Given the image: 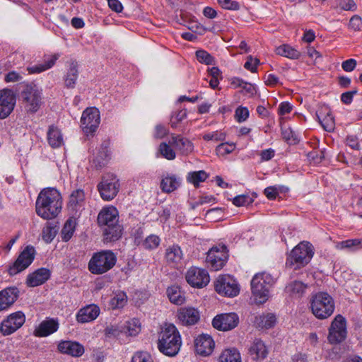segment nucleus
Masks as SVG:
<instances>
[{
    "label": "nucleus",
    "instance_id": "nucleus-1",
    "mask_svg": "<svg viewBox=\"0 0 362 362\" xmlns=\"http://www.w3.org/2000/svg\"><path fill=\"white\" fill-rule=\"evenodd\" d=\"M62 209L61 194L54 188L45 189L39 194L36 201V213L44 219L56 217Z\"/></svg>",
    "mask_w": 362,
    "mask_h": 362
},
{
    "label": "nucleus",
    "instance_id": "nucleus-2",
    "mask_svg": "<svg viewBox=\"0 0 362 362\" xmlns=\"http://www.w3.org/2000/svg\"><path fill=\"white\" fill-rule=\"evenodd\" d=\"M98 223L103 228L105 241L112 242L121 238L122 227L119 224L118 211L115 207L103 208L98 216Z\"/></svg>",
    "mask_w": 362,
    "mask_h": 362
},
{
    "label": "nucleus",
    "instance_id": "nucleus-3",
    "mask_svg": "<svg viewBox=\"0 0 362 362\" xmlns=\"http://www.w3.org/2000/svg\"><path fill=\"white\" fill-rule=\"evenodd\" d=\"M181 335L177 327L171 323H165L159 334L158 348L168 356H176L181 347Z\"/></svg>",
    "mask_w": 362,
    "mask_h": 362
},
{
    "label": "nucleus",
    "instance_id": "nucleus-4",
    "mask_svg": "<svg viewBox=\"0 0 362 362\" xmlns=\"http://www.w3.org/2000/svg\"><path fill=\"white\" fill-rule=\"evenodd\" d=\"M20 100L27 113H35L43 103L42 90L33 82L26 83L20 93Z\"/></svg>",
    "mask_w": 362,
    "mask_h": 362
},
{
    "label": "nucleus",
    "instance_id": "nucleus-5",
    "mask_svg": "<svg viewBox=\"0 0 362 362\" xmlns=\"http://www.w3.org/2000/svg\"><path fill=\"white\" fill-rule=\"evenodd\" d=\"M313 255L312 244L303 241L291 251L286 259V266L294 269L305 267L309 263Z\"/></svg>",
    "mask_w": 362,
    "mask_h": 362
},
{
    "label": "nucleus",
    "instance_id": "nucleus-6",
    "mask_svg": "<svg viewBox=\"0 0 362 362\" xmlns=\"http://www.w3.org/2000/svg\"><path fill=\"white\" fill-rule=\"evenodd\" d=\"M274 283L272 276L266 272L256 274L251 281V288L256 303L262 304L269 298V288Z\"/></svg>",
    "mask_w": 362,
    "mask_h": 362
},
{
    "label": "nucleus",
    "instance_id": "nucleus-7",
    "mask_svg": "<svg viewBox=\"0 0 362 362\" xmlns=\"http://www.w3.org/2000/svg\"><path fill=\"white\" fill-rule=\"evenodd\" d=\"M310 309L317 319H327L334 313V303L328 293L319 292L311 298Z\"/></svg>",
    "mask_w": 362,
    "mask_h": 362
},
{
    "label": "nucleus",
    "instance_id": "nucleus-8",
    "mask_svg": "<svg viewBox=\"0 0 362 362\" xmlns=\"http://www.w3.org/2000/svg\"><path fill=\"white\" fill-rule=\"evenodd\" d=\"M117 257L110 250L95 253L88 262V269L93 274H102L110 270L116 264Z\"/></svg>",
    "mask_w": 362,
    "mask_h": 362
},
{
    "label": "nucleus",
    "instance_id": "nucleus-9",
    "mask_svg": "<svg viewBox=\"0 0 362 362\" xmlns=\"http://www.w3.org/2000/svg\"><path fill=\"white\" fill-rule=\"evenodd\" d=\"M216 291L223 296L234 297L240 292L236 280L230 275H220L214 282Z\"/></svg>",
    "mask_w": 362,
    "mask_h": 362
},
{
    "label": "nucleus",
    "instance_id": "nucleus-10",
    "mask_svg": "<svg viewBox=\"0 0 362 362\" xmlns=\"http://www.w3.org/2000/svg\"><path fill=\"white\" fill-rule=\"evenodd\" d=\"M119 187V180L110 173L104 175L98 186L101 197L106 201L112 200L117 195Z\"/></svg>",
    "mask_w": 362,
    "mask_h": 362
},
{
    "label": "nucleus",
    "instance_id": "nucleus-11",
    "mask_svg": "<svg viewBox=\"0 0 362 362\" xmlns=\"http://www.w3.org/2000/svg\"><path fill=\"white\" fill-rule=\"evenodd\" d=\"M35 256V248L31 245L25 247L18 255L17 259L8 267V274L13 276L25 270L33 262Z\"/></svg>",
    "mask_w": 362,
    "mask_h": 362
},
{
    "label": "nucleus",
    "instance_id": "nucleus-12",
    "mask_svg": "<svg viewBox=\"0 0 362 362\" xmlns=\"http://www.w3.org/2000/svg\"><path fill=\"white\" fill-rule=\"evenodd\" d=\"M35 256V248L31 245L25 247L18 255L17 259L8 267V274L13 276L25 270L33 262Z\"/></svg>",
    "mask_w": 362,
    "mask_h": 362
},
{
    "label": "nucleus",
    "instance_id": "nucleus-13",
    "mask_svg": "<svg viewBox=\"0 0 362 362\" xmlns=\"http://www.w3.org/2000/svg\"><path fill=\"white\" fill-rule=\"evenodd\" d=\"M25 322V315L21 311H17L8 315L0 324V332L8 336L20 329Z\"/></svg>",
    "mask_w": 362,
    "mask_h": 362
},
{
    "label": "nucleus",
    "instance_id": "nucleus-14",
    "mask_svg": "<svg viewBox=\"0 0 362 362\" xmlns=\"http://www.w3.org/2000/svg\"><path fill=\"white\" fill-rule=\"evenodd\" d=\"M100 122V112L96 107H88L83 112L81 123L83 131L86 135L94 133Z\"/></svg>",
    "mask_w": 362,
    "mask_h": 362
},
{
    "label": "nucleus",
    "instance_id": "nucleus-15",
    "mask_svg": "<svg viewBox=\"0 0 362 362\" xmlns=\"http://www.w3.org/2000/svg\"><path fill=\"white\" fill-rule=\"evenodd\" d=\"M346 320L341 315H338L331 323L327 339L331 344H338L346 339Z\"/></svg>",
    "mask_w": 362,
    "mask_h": 362
},
{
    "label": "nucleus",
    "instance_id": "nucleus-16",
    "mask_svg": "<svg viewBox=\"0 0 362 362\" xmlns=\"http://www.w3.org/2000/svg\"><path fill=\"white\" fill-rule=\"evenodd\" d=\"M185 279L192 287L197 288L205 287L210 281L208 272L197 267H192L187 269Z\"/></svg>",
    "mask_w": 362,
    "mask_h": 362
},
{
    "label": "nucleus",
    "instance_id": "nucleus-17",
    "mask_svg": "<svg viewBox=\"0 0 362 362\" xmlns=\"http://www.w3.org/2000/svg\"><path fill=\"white\" fill-rule=\"evenodd\" d=\"M16 103V94L12 89L0 90V119H5L10 115Z\"/></svg>",
    "mask_w": 362,
    "mask_h": 362
},
{
    "label": "nucleus",
    "instance_id": "nucleus-18",
    "mask_svg": "<svg viewBox=\"0 0 362 362\" xmlns=\"http://www.w3.org/2000/svg\"><path fill=\"white\" fill-rule=\"evenodd\" d=\"M238 323L239 317L235 313L218 315L212 321L214 327L221 331L231 330L236 327Z\"/></svg>",
    "mask_w": 362,
    "mask_h": 362
},
{
    "label": "nucleus",
    "instance_id": "nucleus-19",
    "mask_svg": "<svg viewBox=\"0 0 362 362\" xmlns=\"http://www.w3.org/2000/svg\"><path fill=\"white\" fill-rule=\"evenodd\" d=\"M226 247L222 246L221 250L218 247L211 248L207 253L206 262L214 270L221 269L227 260Z\"/></svg>",
    "mask_w": 362,
    "mask_h": 362
},
{
    "label": "nucleus",
    "instance_id": "nucleus-20",
    "mask_svg": "<svg viewBox=\"0 0 362 362\" xmlns=\"http://www.w3.org/2000/svg\"><path fill=\"white\" fill-rule=\"evenodd\" d=\"M269 354V349L260 339H255L248 349V355L255 362H262Z\"/></svg>",
    "mask_w": 362,
    "mask_h": 362
},
{
    "label": "nucleus",
    "instance_id": "nucleus-21",
    "mask_svg": "<svg viewBox=\"0 0 362 362\" xmlns=\"http://www.w3.org/2000/svg\"><path fill=\"white\" fill-rule=\"evenodd\" d=\"M215 343L211 336L208 334L199 335L194 339L196 352L201 356H207L212 354Z\"/></svg>",
    "mask_w": 362,
    "mask_h": 362
},
{
    "label": "nucleus",
    "instance_id": "nucleus-22",
    "mask_svg": "<svg viewBox=\"0 0 362 362\" xmlns=\"http://www.w3.org/2000/svg\"><path fill=\"white\" fill-rule=\"evenodd\" d=\"M19 291L16 287H8L0 291V311L8 309L17 300Z\"/></svg>",
    "mask_w": 362,
    "mask_h": 362
},
{
    "label": "nucleus",
    "instance_id": "nucleus-23",
    "mask_svg": "<svg viewBox=\"0 0 362 362\" xmlns=\"http://www.w3.org/2000/svg\"><path fill=\"white\" fill-rule=\"evenodd\" d=\"M177 319L182 325H192L199 321V313L193 308H182L177 311Z\"/></svg>",
    "mask_w": 362,
    "mask_h": 362
},
{
    "label": "nucleus",
    "instance_id": "nucleus-24",
    "mask_svg": "<svg viewBox=\"0 0 362 362\" xmlns=\"http://www.w3.org/2000/svg\"><path fill=\"white\" fill-rule=\"evenodd\" d=\"M59 329V323L54 319H49L43 320L40 325L35 329L33 334L37 337H47Z\"/></svg>",
    "mask_w": 362,
    "mask_h": 362
},
{
    "label": "nucleus",
    "instance_id": "nucleus-25",
    "mask_svg": "<svg viewBox=\"0 0 362 362\" xmlns=\"http://www.w3.org/2000/svg\"><path fill=\"white\" fill-rule=\"evenodd\" d=\"M100 314V308L95 304L80 309L76 315L78 322L85 323L95 320Z\"/></svg>",
    "mask_w": 362,
    "mask_h": 362
},
{
    "label": "nucleus",
    "instance_id": "nucleus-26",
    "mask_svg": "<svg viewBox=\"0 0 362 362\" xmlns=\"http://www.w3.org/2000/svg\"><path fill=\"white\" fill-rule=\"evenodd\" d=\"M58 350L63 354L79 357L84 353L83 346L76 341H64L59 344Z\"/></svg>",
    "mask_w": 362,
    "mask_h": 362
},
{
    "label": "nucleus",
    "instance_id": "nucleus-27",
    "mask_svg": "<svg viewBox=\"0 0 362 362\" xmlns=\"http://www.w3.org/2000/svg\"><path fill=\"white\" fill-rule=\"evenodd\" d=\"M277 322L275 314L263 313L255 317L254 325L259 329H269L274 327Z\"/></svg>",
    "mask_w": 362,
    "mask_h": 362
},
{
    "label": "nucleus",
    "instance_id": "nucleus-28",
    "mask_svg": "<svg viewBox=\"0 0 362 362\" xmlns=\"http://www.w3.org/2000/svg\"><path fill=\"white\" fill-rule=\"evenodd\" d=\"M50 272L45 268H40L30 274L26 280V284L30 287H35L44 284L49 279Z\"/></svg>",
    "mask_w": 362,
    "mask_h": 362
},
{
    "label": "nucleus",
    "instance_id": "nucleus-29",
    "mask_svg": "<svg viewBox=\"0 0 362 362\" xmlns=\"http://www.w3.org/2000/svg\"><path fill=\"white\" fill-rule=\"evenodd\" d=\"M170 144L174 146L175 149L179 151L182 154L185 155L190 153L194 148L192 142L180 135L172 134Z\"/></svg>",
    "mask_w": 362,
    "mask_h": 362
},
{
    "label": "nucleus",
    "instance_id": "nucleus-30",
    "mask_svg": "<svg viewBox=\"0 0 362 362\" xmlns=\"http://www.w3.org/2000/svg\"><path fill=\"white\" fill-rule=\"evenodd\" d=\"M183 253L180 246L173 245L169 246L165 252V259L171 267L178 266L182 259Z\"/></svg>",
    "mask_w": 362,
    "mask_h": 362
},
{
    "label": "nucleus",
    "instance_id": "nucleus-31",
    "mask_svg": "<svg viewBox=\"0 0 362 362\" xmlns=\"http://www.w3.org/2000/svg\"><path fill=\"white\" fill-rule=\"evenodd\" d=\"M78 77V64L76 61L69 62V67L64 77V86L67 88H74Z\"/></svg>",
    "mask_w": 362,
    "mask_h": 362
},
{
    "label": "nucleus",
    "instance_id": "nucleus-32",
    "mask_svg": "<svg viewBox=\"0 0 362 362\" xmlns=\"http://www.w3.org/2000/svg\"><path fill=\"white\" fill-rule=\"evenodd\" d=\"M60 54L56 53L47 57H45V62L38 64L33 66L28 67L27 70L29 74H39L46 70L51 69L56 63L57 60L59 58Z\"/></svg>",
    "mask_w": 362,
    "mask_h": 362
},
{
    "label": "nucleus",
    "instance_id": "nucleus-33",
    "mask_svg": "<svg viewBox=\"0 0 362 362\" xmlns=\"http://www.w3.org/2000/svg\"><path fill=\"white\" fill-rule=\"evenodd\" d=\"M181 180L175 175H168L160 182V189L163 192L170 193L180 185Z\"/></svg>",
    "mask_w": 362,
    "mask_h": 362
},
{
    "label": "nucleus",
    "instance_id": "nucleus-34",
    "mask_svg": "<svg viewBox=\"0 0 362 362\" xmlns=\"http://www.w3.org/2000/svg\"><path fill=\"white\" fill-rule=\"evenodd\" d=\"M166 293L172 303L182 305L185 302V293L177 285L169 286L167 288Z\"/></svg>",
    "mask_w": 362,
    "mask_h": 362
},
{
    "label": "nucleus",
    "instance_id": "nucleus-35",
    "mask_svg": "<svg viewBox=\"0 0 362 362\" xmlns=\"http://www.w3.org/2000/svg\"><path fill=\"white\" fill-rule=\"evenodd\" d=\"M122 327L124 334L127 337H136L141 330V322L136 318L126 321Z\"/></svg>",
    "mask_w": 362,
    "mask_h": 362
},
{
    "label": "nucleus",
    "instance_id": "nucleus-36",
    "mask_svg": "<svg viewBox=\"0 0 362 362\" xmlns=\"http://www.w3.org/2000/svg\"><path fill=\"white\" fill-rule=\"evenodd\" d=\"M335 248L339 250L354 252L362 248V240L360 239H349L335 243Z\"/></svg>",
    "mask_w": 362,
    "mask_h": 362
},
{
    "label": "nucleus",
    "instance_id": "nucleus-37",
    "mask_svg": "<svg viewBox=\"0 0 362 362\" xmlns=\"http://www.w3.org/2000/svg\"><path fill=\"white\" fill-rule=\"evenodd\" d=\"M47 141L52 148L60 147L64 143L61 131L54 126L49 127L47 132Z\"/></svg>",
    "mask_w": 362,
    "mask_h": 362
},
{
    "label": "nucleus",
    "instance_id": "nucleus-38",
    "mask_svg": "<svg viewBox=\"0 0 362 362\" xmlns=\"http://www.w3.org/2000/svg\"><path fill=\"white\" fill-rule=\"evenodd\" d=\"M308 285L300 281H293L289 283L286 287V291L293 296L301 297L305 292Z\"/></svg>",
    "mask_w": 362,
    "mask_h": 362
},
{
    "label": "nucleus",
    "instance_id": "nucleus-39",
    "mask_svg": "<svg viewBox=\"0 0 362 362\" xmlns=\"http://www.w3.org/2000/svg\"><path fill=\"white\" fill-rule=\"evenodd\" d=\"M218 362H242L240 354L236 349H226L220 354Z\"/></svg>",
    "mask_w": 362,
    "mask_h": 362
},
{
    "label": "nucleus",
    "instance_id": "nucleus-40",
    "mask_svg": "<svg viewBox=\"0 0 362 362\" xmlns=\"http://www.w3.org/2000/svg\"><path fill=\"white\" fill-rule=\"evenodd\" d=\"M277 54L292 59H297L300 57V52L288 45H282L276 49Z\"/></svg>",
    "mask_w": 362,
    "mask_h": 362
},
{
    "label": "nucleus",
    "instance_id": "nucleus-41",
    "mask_svg": "<svg viewBox=\"0 0 362 362\" xmlns=\"http://www.w3.org/2000/svg\"><path fill=\"white\" fill-rule=\"evenodd\" d=\"M127 303V296L124 291L114 293L111 298L110 305L112 309L122 308Z\"/></svg>",
    "mask_w": 362,
    "mask_h": 362
},
{
    "label": "nucleus",
    "instance_id": "nucleus-42",
    "mask_svg": "<svg viewBox=\"0 0 362 362\" xmlns=\"http://www.w3.org/2000/svg\"><path fill=\"white\" fill-rule=\"evenodd\" d=\"M84 192L81 189L74 191L69 198V207L72 211H77L78 206H81L84 201Z\"/></svg>",
    "mask_w": 362,
    "mask_h": 362
},
{
    "label": "nucleus",
    "instance_id": "nucleus-43",
    "mask_svg": "<svg viewBox=\"0 0 362 362\" xmlns=\"http://www.w3.org/2000/svg\"><path fill=\"white\" fill-rule=\"evenodd\" d=\"M76 226V220L72 218H69L66 221L61 233L62 238L64 241L66 242L71 238L75 231Z\"/></svg>",
    "mask_w": 362,
    "mask_h": 362
},
{
    "label": "nucleus",
    "instance_id": "nucleus-44",
    "mask_svg": "<svg viewBox=\"0 0 362 362\" xmlns=\"http://www.w3.org/2000/svg\"><path fill=\"white\" fill-rule=\"evenodd\" d=\"M172 146L170 143L162 142L159 145L158 151L163 158L168 160H174L176 157V153Z\"/></svg>",
    "mask_w": 362,
    "mask_h": 362
},
{
    "label": "nucleus",
    "instance_id": "nucleus-45",
    "mask_svg": "<svg viewBox=\"0 0 362 362\" xmlns=\"http://www.w3.org/2000/svg\"><path fill=\"white\" fill-rule=\"evenodd\" d=\"M160 243V238L154 234L147 236L142 243L144 249L148 250H153L156 249Z\"/></svg>",
    "mask_w": 362,
    "mask_h": 362
},
{
    "label": "nucleus",
    "instance_id": "nucleus-46",
    "mask_svg": "<svg viewBox=\"0 0 362 362\" xmlns=\"http://www.w3.org/2000/svg\"><path fill=\"white\" fill-rule=\"evenodd\" d=\"M207 178V174L204 170L189 173L187 176V180L194 186H198L199 182H204Z\"/></svg>",
    "mask_w": 362,
    "mask_h": 362
},
{
    "label": "nucleus",
    "instance_id": "nucleus-47",
    "mask_svg": "<svg viewBox=\"0 0 362 362\" xmlns=\"http://www.w3.org/2000/svg\"><path fill=\"white\" fill-rule=\"evenodd\" d=\"M317 117L325 130L331 132L334 129V119L329 112H327L323 118H322V116L320 115H317Z\"/></svg>",
    "mask_w": 362,
    "mask_h": 362
},
{
    "label": "nucleus",
    "instance_id": "nucleus-48",
    "mask_svg": "<svg viewBox=\"0 0 362 362\" xmlns=\"http://www.w3.org/2000/svg\"><path fill=\"white\" fill-rule=\"evenodd\" d=\"M105 334L107 337H119L124 334L122 325H110L105 329Z\"/></svg>",
    "mask_w": 362,
    "mask_h": 362
},
{
    "label": "nucleus",
    "instance_id": "nucleus-49",
    "mask_svg": "<svg viewBox=\"0 0 362 362\" xmlns=\"http://www.w3.org/2000/svg\"><path fill=\"white\" fill-rule=\"evenodd\" d=\"M57 230L55 227L52 226L50 223H47L42 229V237L43 240L46 243H50L56 236Z\"/></svg>",
    "mask_w": 362,
    "mask_h": 362
},
{
    "label": "nucleus",
    "instance_id": "nucleus-50",
    "mask_svg": "<svg viewBox=\"0 0 362 362\" xmlns=\"http://www.w3.org/2000/svg\"><path fill=\"white\" fill-rule=\"evenodd\" d=\"M235 148V144L233 143H222L216 147V151L218 156H224L232 153Z\"/></svg>",
    "mask_w": 362,
    "mask_h": 362
},
{
    "label": "nucleus",
    "instance_id": "nucleus-51",
    "mask_svg": "<svg viewBox=\"0 0 362 362\" xmlns=\"http://www.w3.org/2000/svg\"><path fill=\"white\" fill-rule=\"evenodd\" d=\"M197 60L207 65L214 64L215 63L214 58L204 50H198L196 52Z\"/></svg>",
    "mask_w": 362,
    "mask_h": 362
},
{
    "label": "nucleus",
    "instance_id": "nucleus-52",
    "mask_svg": "<svg viewBox=\"0 0 362 362\" xmlns=\"http://www.w3.org/2000/svg\"><path fill=\"white\" fill-rule=\"evenodd\" d=\"M254 199L247 194H241L234 197L233 204L236 206H244L251 204Z\"/></svg>",
    "mask_w": 362,
    "mask_h": 362
},
{
    "label": "nucleus",
    "instance_id": "nucleus-53",
    "mask_svg": "<svg viewBox=\"0 0 362 362\" xmlns=\"http://www.w3.org/2000/svg\"><path fill=\"white\" fill-rule=\"evenodd\" d=\"M187 117V112L185 110H180L173 114L171 117V127L175 128L177 124L182 122Z\"/></svg>",
    "mask_w": 362,
    "mask_h": 362
},
{
    "label": "nucleus",
    "instance_id": "nucleus-54",
    "mask_svg": "<svg viewBox=\"0 0 362 362\" xmlns=\"http://www.w3.org/2000/svg\"><path fill=\"white\" fill-rule=\"evenodd\" d=\"M205 141H223L226 139V134L223 132L216 131L210 133L205 134L203 136Z\"/></svg>",
    "mask_w": 362,
    "mask_h": 362
},
{
    "label": "nucleus",
    "instance_id": "nucleus-55",
    "mask_svg": "<svg viewBox=\"0 0 362 362\" xmlns=\"http://www.w3.org/2000/svg\"><path fill=\"white\" fill-rule=\"evenodd\" d=\"M132 362H153V361L148 353L141 351L133 356Z\"/></svg>",
    "mask_w": 362,
    "mask_h": 362
},
{
    "label": "nucleus",
    "instance_id": "nucleus-56",
    "mask_svg": "<svg viewBox=\"0 0 362 362\" xmlns=\"http://www.w3.org/2000/svg\"><path fill=\"white\" fill-rule=\"evenodd\" d=\"M259 64V60L257 58L253 59L252 56L247 57V60L245 63L244 67L252 73L257 71V66Z\"/></svg>",
    "mask_w": 362,
    "mask_h": 362
},
{
    "label": "nucleus",
    "instance_id": "nucleus-57",
    "mask_svg": "<svg viewBox=\"0 0 362 362\" xmlns=\"http://www.w3.org/2000/svg\"><path fill=\"white\" fill-rule=\"evenodd\" d=\"M249 116V111L247 107H239L235 110V117L238 122L245 121Z\"/></svg>",
    "mask_w": 362,
    "mask_h": 362
},
{
    "label": "nucleus",
    "instance_id": "nucleus-58",
    "mask_svg": "<svg viewBox=\"0 0 362 362\" xmlns=\"http://www.w3.org/2000/svg\"><path fill=\"white\" fill-rule=\"evenodd\" d=\"M339 6L345 11H354L356 5L353 0H339Z\"/></svg>",
    "mask_w": 362,
    "mask_h": 362
},
{
    "label": "nucleus",
    "instance_id": "nucleus-59",
    "mask_svg": "<svg viewBox=\"0 0 362 362\" xmlns=\"http://www.w3.org/2000/svg\"><path fill=\"white\" fill-rule=\"evenodd\" d=\"M349 27L354 30H360L362 28V19L360 16H354L349 21Z\"/></svg>",
    "mask_w": 362,
    "mask_h": 362
},
{
    "label": "nucleus",
    "instance_id": "nucleus-60",
    "mask_svg": "<svg viewBox=\"0 0 362 362\" xmlns=\"http://www.w3.org/2000/svg\"><path fill=\"white\" fill-rule=\"evenodd\" d=\"M168 133L165 127L161 124H158L155 127L154 137L156 139H163Z\"/></svg>",
    "mask_w": 362,
    "mask_h": 362
},
{
    "label": "nucleus",
    "instance_id": "nucleus-61",
    "mask_svg": "<svg viewBox=\"0 0 362 362\" xmlns=\"http://www.w3.org/2000/svg\"><path fill=\"white\" fill-rule=\"evenodd\" d=\"M238 81V86L240 88L243 89V91H244L245 93H248L250 95H253L255 92V87L249 83L244 82L243 81Z\"/></svg>",
    "mask_w": 362,
    "mask_h": 362
},
{
    "label": "nucleus",
    "instance_id": "nucleus-62",
    "mask_svg": "<svg viewBox=\"0 0 362 362\" xmlns=\"http://www.w3.org/2000/svg\"><path fill=\"white\" fill-rule=\"evenodd\" d=\"M356 66V61L354 59H349L342 62L341 67L345 71H353Z\"/></svg>",
    "mask_w": 362,
    "mask_h": 362
},
{
    "label": "nucleus",
    "instance_id": "nucleus-63",
    "mask_svg": "<svg viewBox=\"0 0 362 362\" xmlns=\"http://www.w3.org/2000/svg\"><path fill=\"white\" fill-rule=\"evenodd\" d=\"M22 78V76L16 71H11L5 76V81L6 82H16L21 81Z\"/></svg>",
    "mask_w": 362,
    "mask_h": 362
},
{
    "label": "nucleus",
    "instance_id": "nucleus-64",
    "mask_svg": "<svg viewBox=\"0 0 362 362\" xmlns=\"http://www.w3.org/2000/svg\"><path fill=\"white\" fill-rule=\"evenodd\" d=\"M107 1L109 7L112 11L117 13H120L122 11L123 6L119 0H108Z\"/></svg>",
    "mask_w": 362,
    "mask_h": 362
}]
</instances>
